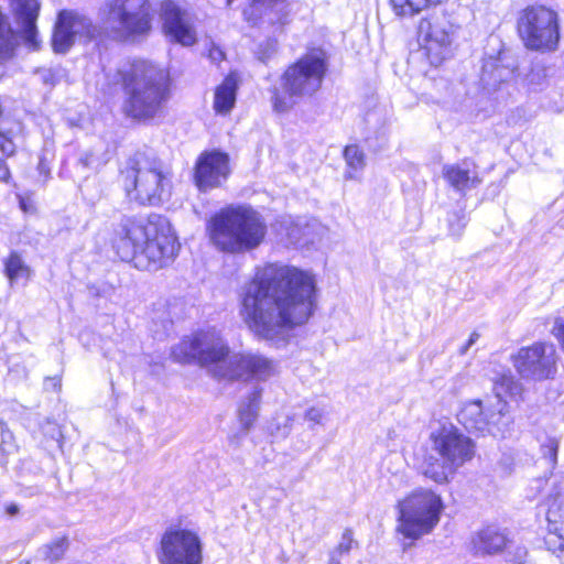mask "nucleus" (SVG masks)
I'll return each mask as SVG.
<instances>
[{"instance_id": "nucleus-1", "label": "nucleus", "mask_w": 564, "mask_h": 564, "mask_svg": "<svg viewBox=\"0 0 564 564\" xmlns=\"http://www.w3.org/2000/svg\"><path fill=\"white\" fill-rule=\"evenodd\" d=\"M317 299L311 271L280 262L257 268L240 294V316L259 339L279 344L289 332L305 324Z\"/></svg>"}, {"instance_id": "nucleus-2", "label": "nucleus", "mask_w": 564, "mask_h": 564, "mask_svg": "<svg viewBox=\"0 0 564 564\" xmlns=\"http://www.w3.org/2000/svg\"><path fill=\"white\" fill-rule=\"evenodd\" d=\"M111 245L122 261H133L141 270L166 265L178 249L170 221L158 214L123 220L115 231Z\"/></svg>"}, {"instance_id": "nucleus-3", "label": "nucleus", "mask_w": 564, "mask_h": 564, "mask_svg": "<svg viewBox=\"0 0 564 564\" xmlns=\"http://www.w3.org/2000/svg\"><path fill=\"white\" fill-rule=\"evenodd\" d=\"M210 243L229 254H243L258 249L265 240L268 226L263 215L250 205L221 208L206 223Z\"/></svg>"}, {"instance_id": "nucleus-4", "label": "nucleus", "mask_w": 564, "mask_h": 564, "mask_svg": "<svg viewBox=\"0 0 564 564\" xmlns=\"http://www.w3.org/2000/svg\"><path fill=\"white\" fill-rule=\"evenodd\" d=\"M119 76L126 94V115L138 120L154 118L169 98V72L149 61L138 59L124 65Z\"/></svg>"}, {"instance_id": "nucleus-5", "label": "nucleus", "mask_w": 564, "mask_h": 564, "mask_svg": "<svg viewBox=\"0 0 564 564\" xmlns=\"http://www.w3.org/2000/svg\"><path fill=\"white\" fill-rule=\"evenodd\" d=\"M429 442L431 452L423 455L419 470L436 484H446L475 455L474 442L452 423L434 427Z\"/></svg>"}, {"instance_id": "nucleus-6", "label": "nucleus", "mask_w": 564, "mask_h": 564, "mask_svg": "<svg viewBox=\"0 0 564 564\" xmlns=\"http://www.w3.org/2000/svg\"><path fill=\"white\" fill-rule=\"evenodd\" d=\"M519 386L510 373L501 375L494 384L495 394L484 400L467 402L458 420L468 430L480 435L505 438L510 432L511 417L508 414L507 395L518 392Z\"/></svg>"}, {"instance_id": "nucleus-7", "label": "nucleus", "mask_w": 564, "mask_h": 564, "mask_svg": "<svg viewBox=\"0 0 564 564\" xmlns=\"http://www.w3.org/2000/svg\"><path fill=\"white\" fill-rule=\"evenodd\" d=\"M326 70L323 50H313L290 65L281 77V89L272 90L273 110L286 112L299 99L313 96L321 88Z\"/></svg>"}, {"instance_id": "nucleus-8", "label": "nucleus", "mask_w": 564, "mask_h": 564, "mask_svg": "<svg viewBox=\"0 0 564 564\" xmlns=\"http://www.w3.org/2000/svg\"><path fill=\"white\" fill-rule=\"evenodd\" d=\"M120 182L130 200L158 205L170 193L171 181L161 164L142 153L129 158L120 170Z\"/></svg>"}, {"instance_id": "nucleus-9", "label": "nucleus", "mask_w": 564, "mask_h": 564, "mask_svg": "<svg viewBox=\"0 0 564 564\" xmlns=\"http://www.w3.org/2000/svg\"><path fill=\"white\" fill-rule=\"evenodd\" d=\"M99 18L105 35L119 42L133 41L151 30L149 0H106Z\"/></svg>"}, {"instance_id": "nucleus-10", "label": "nucleus", "mask_w": 564, "mask_h": 564, "mask_svg": "<svg viewBox=\"0 0 564 564\" xmlns=\"http://www.w3.org/2000/svg\"><path fill=\"white\" fill-rule=\"evenodd\" d=\"M443 509V500L435 491L413 490L398 501L397 532L411 540L429 534L438 524Z\"/></svg>"}, {"instance_id": "nucleus-11", "label": "nucleus", "mask_w": 564, "mask_h": 564, "mask_svg": "<svg viewBox=\"0 0 564 564\" xmlns=\"http://www.w3.org/2000/svg\"><path fill=\"white\" fill-rule=\"evenodd\" d=\"M172 356L182 364L197 362L217 378L218 370L228 366L229 346L216 327L200 329L173 347Z\"/></svg>"}, {"instance_id": "nucleus-12", "label": "nucleus", "mask_w": 564, "mask_h": 564, "mask_svg": "<svg viewBox=\"0 0 564 564\" xmlns=\"http://www.w3.org/2000/svg\"><path fill=\"white\" fill-rule=\"evenodd\" d=\"M159 564H203V541L197 530L174 524L162 533L156 550Z\"/></svg>"}, {"instance_id": "nucleus-13", "label": "nucleus", "mask_w": 564, "mask_h": 564, "mask_svg": "<svg viewBox=\"0 0 564 564\" xmlns=\"http://www.w3.org/2000/svg\"><path fill=\"white\" fill-rule=\"evenodd\" d=\"M518 31L530 50L554 51L560 41L557 14L545 7L527 8L519 18Z\"/></svg>"}, {"instance_id": "nucleus-14", "label": "nucleus", "mask_w": 564, "mask_h": 564, "mask_svg": "<svg viewBox=\"0 0 564 564\" xmlns=\"http://www.w3.org/2000/svg\"><path fill=\"white\" fill-rule=\"evenodd\" d=\"M513 366L518 373L535 381L552 379L556 371L557 355L553 344L535 343L523 347L513 356Z\"/></svg>"}, {"instance_id": "nucleus-15", "label": "nucleus", "mask_w": 564, "mask_h": 564, "mask_svg": "<svg viewBox=\"0 0 564 564\" xmlns=\"http://www.w3.org/2000/svg\"><path fill=\"white\" fill-rule=\"evenodd\" d=\"M545 484L550 487L543 505L546 522L544 543L564 564V486L555 478H549Z\"/></svg>"}, {"instance_id": "nucleus-16", "label": "nucleus", "mask_w": 564, "mask_h": 564, "mask_svg": "<svg viewBox=\"0 0 564 564\" xmlns=\"http://www.w3.org/2000/svg\"><path fill=\"white\" fill-rule=\"evenodd\" d=\"M218 373L219 379L264 382L276 375V364L258 352H237Z\"/></svg>"}, {"instance_id": "nucleus-17", "label": "nucleus", "mask_w": 564, "mask_h": 564, "mask_svg": "<svg viewBox=\"0 0 564 564\" xmlns=\"http://www.w3.org/2000/svg\"><path fill=\"white\" fill-rule=\"evenodd\" d=\"M453 25L445 20H422L419 39L432 65H440L451 55Z\"/></svg>"}, {"instance_id": "nucleus-18", "label": "nucleus", "mask_w": 564, "mask_h": 564, "mask_svg": "<svg viewBox=\"0 0 564 564\" xmlns=\"http://www.w3.org/2000/svg\"><path fill=\"white\" fill-rule=\"evenodd\" d=\"M230 174L229 156L220 151L203 152L195 164L194 180L200 191L221 186Z\"/></svg>"}, {"instance_id": "nucleus-19", "label": "nucleus", "mask_w": 564, "mask_h": 564, "mask_svg": "<svg viewBox=\"0 0 564 564\" xmlns=\"http://www.w3.org/2000/svg\"><path fill=\"white\" fill-rule=\"evenodd\" d=\"M161 19L163 31L171 41L183 46H191L196 43L197 34L191 15L174 1L164 0L162 2Z\"/></svg>"}, {"instance_id": "nucleus-20", "label": "nucleus", "mask_w": 564, "mask_h": 564, "mask_svg": "<svg viewBox=\"0 0 564 564\" xmlns=\"http://www.w3.org/2000/svg\"><path fill=\"white\" fill-rule=\"evenodd\" d=\"M247 21L252 24L270 25L273 32L281 31L289 22V9L285 0H253L243 11Z\"/></svg>"}, {"instance_id": "nucleus-21", "label": "nucleus", "mask_w": 564, "mask_h": 564, "mask_svg": "<svg viewBox=\"0 0 564 564\" xmlns=\"http://www.w3.org/2000/svg\"><path fill=\"white\" fill-rule=\"evenodd\" d=\"M10 8L21 28L26 44L36 50L39 47L35 22L40 11L39 0H9Z\"/></svg>"}, {"instance_id": "nucleus-22", "label": "nucleus", "mask_w": 564, "mask_h": 564, "mask_svg": "<svg viewBox=\"0 0 564 564\" xmlns=\"http://www.w3.org/2000/svg\"><path fill=\"white\" fill-rule=\"evenodd\" d=\"M443 176L458 192L471 189L480 183L475 165L466 161L445 165L443 167Z\"/></svg>"}, {"instance_id": "nucleus-23", "label": "nucleus", "mask_w": 564, "mask_h": 564, "mask_svg": "<svg viewBox=\"0 0 564 564\" xmlns=\"http://www.w3.org/2000/svg\"><path fill=\"white\" fill-rule=\"evenodd\" d=\"M237 78L228 75L216 88L214 96V109L219 115H227L234 108L237 93Z\"/></svg>"}, {"instance_id": "nucleus-24", "label": "nucleus", "mask_w": 564, "mask_h": 564, "mask_svg": "<svg viewBox=\"0 0 564 564\" xmlns=\"http://www.w3.org/2000/svg\"><path fill=\"white\" fill-rule=\"evenodd\" d=\"M474 545L477 551L484 553H496L507 544L506 535L495 527H488L474 539Z\"/></svg>"}, {"instance_id": "nucleus-25", "label": "nucleus", "mask_w": 564, "mask_h": 564, "mask_svg": "<svg viewBox=\"0 0 564 564\" xmlns=\"http://www.w3.org/2000/svg\"><path fill=\"white\" fill-rule=\"evenodd\" d=\"M53 50L66 53L70 48V12L63 10L58 13L52 37Z\"/></svg>"}, {"instance_id": "nucleus-26", "label": "nucleus", "mask_w": 564, "mask_h": 564, "mask_svg": "<svg viewBox=\"0 0 564 564\" xmlns=\"http://www.w3.org/2000/svg\"><path fill=\"white\" fill-rule=\"evenodd\" d=\"M262 389L256 387L246 397L239 406V421L245 431H248L256 422L260 409Z\"/></svg>"}, {"instance_id": "nucleus-27", "label": "nucleus", "mask_w": 564, "mask_h": 564, "mask_svg": "<svg viewBox=\"0 0 564 564\" xmlns=\"http://www.w3.org/2000/svg\"><path fill=\"white\" fill-rule=\"evenodd\" d=\"M4 269L11 285L25 284L31 275L30 268L15 252H12L7 258V260L4 261Z\"/></svg>"}, {"instance_id": "nucleus-28", "label": "nucleus", "mask_w": 564, "mask_h": 564, "mask_svg": "<svg viewBox=\"0 0 564 564\" xmlns=\"http://www.w3.org/2000/svg\"><path fill=\"white\" fill-rule=\"evenodd\" d=\"M447 0H390L398 15L411 17L423 10L435 8Z\"/></svg>"}, {"instance_id": "nucleus-29", "label": "nucleus", "mask_w": 564, "mask_h": 564, "mask_svg": "<svg viewBox=\"0 0 564 564\" xmlns=\"http://www.w3.org/2000/svg\"><path fill=\"white\" fill-rule=\"evenodd\" d=\"M344 158L348 166L346 178L358 180L365 167L364 152L356 144L347 145L344 151Z\"/></svg>"}, {"instance_id": "nucleus-30", "label": "nucleus", "mask_w": 564, "mask_h": 564, "mask_svg": "<svg viewBox=\"0 0 564 564\" xmlns=\"http://www.w3.org/2000/svg\"><path fill=\"white\" fill-rule=\"evenodd\" d=\"M293 423L294 416L281 411L269 421L267 430L275 438H285L291 433Z\"/></svg>"}, {"instance_id": "nucleus-31", "label": "nucleus", "mask_w": 564, "mask_h": 564, "mask_svg": "<svg viewBox=\"0 0 564 564\" xmlns=\"http://www.w3.org/2000/svg\"><path fill=\"white\" fill-rule=\"evenodd\" d=\"M14 47V35L7 17L0 11V62L10 57Z\"/></svg>"}, {"instance_id": "nucleus-32", "label": "nucleus", "mask_w": 564, "mask_h": 564, "mask_svg": "<svg viewBox=\"0 0 564 564\" xmlns=\"http://www.w3.org/2000/svg\"><path fill=\"white\" fill-rule=\"evenodd\" d=\"M73 43L76 39L82 37H95L97 29L94 26L89 19L84 15H78L73 13Z\"/></svg>"}, {"instance_id": "nucleus-33", "label": "nucleus", "mask_w": 564, "mask_h": 564, "mask_svg": "<svg viewBox=\"0 0 564 564\" xmlns=\"http://www.w3.org/2000/svg\"><path fill=\"white\" fill-rule=\"evenodd\" d=\"M276 226H279L278 235L281 239L285 238L291 243H296L300 240V227L291 217H283L276 223Z\"/></svg>"}, {"instance_id": "nucleus-34", "label": "nucleus", "mask_w": 564, "mask_h": 564, "mask_svg": "<svg viewBox=\"0 0 564 564\" xmlns=\"http://www.w3.org/2000/svg\"><path fill=\"white\" fill-rule=\"evenodd\" d=\"M327 415V409L325 405L316 404L307 408L304 412V420L313 429L315 425H322Z\"/></svg>"}, {"instance_id": "nucleus-35", "label": "nucleus", "mask_w": 564, "mask_h": 564, "mask_svg": "<svg viewBox=\"0 0 564 564\" xmlns=\"http://www.w3.org/2000/svg\"><path fill=\"white\" fill-rule=\"evenodd\" d=\"M541 452L549 464L554 467L557 463L558 441L555 437H549L542 445Z\"/></svg>"}, {"instance_id": "nucleus-36", "label": "nucleus", "mask_w": 564, "mask_h": 564, "mask_svg": "<svg viewBox=\"0 0 564 564\" xmlns=\"http://www.w3.org/2000/svg\"><path fill=\"white\" fill-rule=\"evenodd\" d=\"M67 547L68 545L66 539L56 541L52 545L47 546V557L51 561H58L67 551Z\"/></svg>"}, {"instance_id": "nucleus-37", "label": "nucleus", "mask_w": 564, "mask_h": 564, "mask_svg": "<svg viewBox=\"0 0 564 564\" xmlns=\"http://www.w3.org/2000/svg\"><path fill=\"white\" fill-rule=\"evenodd\" d=\"M410 484V476L405 471H395L389 478V485L392 490H400L408 487Z\"/></svg>"}, {"instance_id": "nucleus-38", "label": "nucleus", "mask_w": 564, "mask_h": 564, "mask_svg": "<svg viewBox=\"0 0 564 564\" xmlns=\"http://www.w3.org/2000/svg\"><path fill=\"white\" fill-rule=\"evenodd\" d=\"M0 151L7 156H11L15 153V143L12 138L4 132L0 131Z\"/></svg>"}, {"instance_id": "nucleus-39", "label": "nucleus", "mask_w": 564, "mask_h": 564, "mask_svg": "<svg viewBox=\"0 0 564 564\" xmlns=\"http://www.w3.org/2000/svg\"><path fill=\"white\" fill-rule=\"evenodd\" d=\"M352 542L354 541H352L350 532H345L343 534V539H341L340 543L338 544L337 549L332 554H335L336 557L340 558L341 555L347 554L350 551Z\"/></svg>"}, {"instance_id": "nucleus-40", "label": "nucleus", "mask_w": 564, "mask_h": 564, "mask_svg": "<svg viewBox=\"0 0 564 564\" xmlns=\"http://www.w3.org/2000/svg\"><path fill=\"white\" fill-rule=\"evenodd\" d=\"M18 198H19L20 208L25 214L35 213V210H36L35 199L33 198L32 195H19Z\"/></svg>"}, {"instance_id": "nucleus-41", "label": "nucleus", "mask_w": 564, "mask_h": 564, "mask_svg": "<svg viewBox=\"0 0 564 564\" xmlns=\"http://www.w3.org/2000/svg\"><path fill=\"white\" fill-rule=\"evenodd\" d=\"M551 332H552L553 336L558 340V343L561 344V347L564 351V319L561 317H556L554 319Z\"/></svg>"}, {"instance_id": "nucleus-42", "label": "nucleus", "mask_w": 564, "mask_h": 564, "mask_svg": "<svg viewBox=\"0 0 564 564\" xmlns=\"http://www.w3.org/2000/svg\"><path fill=\"white\" fill-rule=\"evenodd\" d=\"M1 435H2V444L0 445V465H4L7 463V456L10 453V448L12 447L7 443V437H10V434L4 431L3 425H1Z\"/></svg>"}, {"instance_id": "nucleus-43", "label": "nucleus", "mask_w": 564, "mask_h": 564, "mask_svg": "<svg viewBox=\"0 0 564 564\" xmlns=\"http://www.w3.org/2000/svg\"><path fill=\"white\" fill-rule=\"evenodd\" d=\"M79 163L83 166L97 169L100 165V162L93 154H86L84 158H80Z\"/></svg>"}, {"instance_id": "nucleus-44", "label": "nucleus", "mask_w": 564, "mask_h": 564, "mask_svg": "<svg viewBox=\"0 0 564 564\" xmlns=\"http://www.w3.org/2000/svg\"><path fill=\"white\" fill-rule=\"evenodd\" d=\"M465 227V223L458 220L457 226H454L452 223L449 225L451 235L454 237H459Z\"/></svg>"}, {"instance_id": "nucleus-45", "label": "nucleus", "mask_w": 564, "mask_h": 564, "mask_svg": "<svg viewBox=\"0 0 564 564\" xmlns=\"http://www.w3.org/2000/svg\"><path fill=\"white\" fill-rule=\"evenodd\" d=\"M10 178V171L7 164L0 160V181L8 182Z\"/></svg>"}, {"instance_id": "nucleus-46", "label": "nucleus", "mask_w": 564, "mask_h": 564, "mask_svg": "<svg viewBox=\"0 0 564 564\" xmlns=\"http://www.w3.org/2000/svg\"><path fill=\"white\" fill-rule=\"evenodd\" d=\"M209 57L213 62H220L224 58V53L218 47H213L209 51Z\"/></svg>"}, {"instance_id": "nucleus-47", "label": "nucleus", "mask_w": 564, "mask_h": 564, "mask_svg": "<svg viewBox=\"0 0 564 564\" xmlns=\"http://www.w3.org/2000/svg\"><path fill=\"white\" fill-rule=\"evenodd\" d=\"M275 48L276 44L274 42L269 43V53L260 54L259 58L264 62L270 56L271 53L275 52Z\"/></svg>"}, {"instance_id": "nucleus-48", "label": "nucleus", "mask_w": 564, "mask_h": 564, "mask_svg": "<svg viewBox=\"0 0 564 564\" xmlns=\"http://www.w3.org/2000/svg\"><path fill=\"white\" fill-rule=\"evenodd\" d=\"M478 334L477 333H473L470 336H469V339L467 341V345L466 347H464L463 351L465 352L470 346H473L477 339H478Z\"/></svg>"}, {"instance_id": "nucleus-49", "label": "nucleus", "mask_w": 564, "mask_h": 564, "mask_svg": "<svg viewBox=\"0 0 564 564\" xmlns=\"http://www.w3.org/2000/svg\"><path fill=\"white\" fill-rule=\"evenodd\" d=\"M39 172L45 176H47L48 172H50V169L48 166L46 165V163L44 161H40L39 163Z\"/></svg>"}, {"instance_id": "nucleus-50", "label": "nucleus", "mask_w": 564, "mask_h": 564, "mask_svg": "<svg viewBox=\"0 0 564 564\" xmlns=\"http://www.w3.org/2000/svg\"><path fill=\"white\" fill-rule=\"evenodd\" d=\"M328 564H341L340 558L336 557L335 554H330Z\"/></svg>"}, {"instance_id": "nucleus-51", "label": "nucleus", "mask_w": 564, "mask_h": 564, "mask_svg": "<svg viewBox=\"0 0 564 564\" xmlns=\"http://www.w3.org/2000/svg\"><path fill=\"white\" fill-rule=\"evenodd\" d=\"M9 513L14 514L17 512V507L12 506L8 509Z\"/></svg>"}, {"instance_id": "nucleus-52", "label": "nucleus", "mask_w": 564, "mask_h": 564, "mask_svg": "<svg viewBox=\"0 0 564 564\" xmlns=\"http://www.w3.org/2000/svg\"><path fill=\"white\" fill-rule=\"evenodd\" d=\"M232 2H234V0H225V3L227 7L231 6Z\"/></svg>"}, {"instance_id": "nucleus-53", "label": "nucleus", "mask_w": 564, "mask_h": 564, "mask_svg": "<svg viewBox=\"0 0 564 564\" xmlns=\"http://www.w3.org/2000/svg\"><path fill=\"white\" fill-rule=\"evenodd\" d=\"M486 74H487V65H485V66H484V76H486ZM485 78H486V77H484V79H485Z\"/></svg>"}]
</instances>
